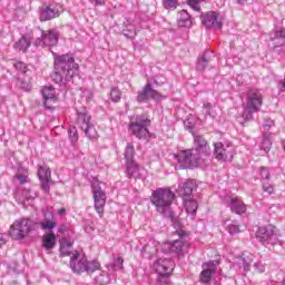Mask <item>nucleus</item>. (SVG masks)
<instances>
[{
    "label": "nucleus",
    "instance_id": "nucleus-1",
    "mask_svg": "<svg viewBox=\"0 0 285 285\" xmlns=\"http://www.w3.org/2000/svg\"><path fill=\"white\" fill-rule=\"evenodd\" d=\"M55 58L56 75L59 76L60 81H70L72 77L79 72V65L75 62V57L71 53L57 56L52 53Z\"/></svg>",
    "mask_w": 285,
    "mask_h": 285
},
{
    "label": "nucleus",
    "instance_id": "nucleus-2",
    "mask_svg": "<svg viewBox=\"0 0 285 285\" xmlns=\"http://www.w3.org/2000/svg\"><path fill=\"white\" fill-rule=\"evenodd\" d=\"M150 202L156 210L165 217H173V202H175V193L170 188H156L151 193Z\"/></svg>",
    "mask_w": 285,
    "mask_h": 285
},
{
    "label": "nucleus",
    "instance_id": "nucleus-3",
    "mask_svg": "<svg viewBox=\"0 0 285 285\" xmlns=\"http://www.w3.org/2000/svg\"><path fill=\"white\" fill-rule=\"evenodd\" d=\"M193 190H195V180H185L178 186L177 193L183 199L187 215H190L191 219H195L199 205L197 204V200L193 198Z\"/></svg>",
    "mask_w": 285,
    "mask_h": 285
},
{
    "label": "nucleus",
    "instance_id": "nucleus-4",
    "mask_svg": "<svg viewBox=\"0 0 285 285\" xmlns=\"http://www.w3.org/2000/svg\"><path fill=\"white\" fill-rule=\"evenodd\" d=\"M70 268L73 273H95L99 271L101 265L96 261L89 262L86 255L80 254L79 252H73L70 257Z\"/></svg>",
    "mask_w": 285,
    "mask_h": 285
},
{
    "label": "nucleus",
    "instance_id": "nucleus-5",
    "mask_svg": "<svg viewBox=\"0 0 285 285\" xmlns=\"http://www.w3.org/2000/svg\"><path fill=\"white\" fill-rule=\"evenodd\" d=\"M263 104L264 98L262 97V92L257 89H250L247 92L246 105L242 115L243 119L245 121H250V119H253V115H255V112H259Z\"/></svg>",
    "mask_w": 285,
    "mask_h": 285
},
{
    "label": "nucleus",
    "instance_id": "nucleus-6",
    "mask_svg": "<svg viewBox=\"0 0 285 285\" xmlns=\"http://www.w3.org/2000/svg\"><path fill=\"white\" fill-rule=\"evenodd\" d=\"M256 239H258L261 244H264V246H276V244L282 246L284 244L282 233L273 225L259 227L256 232Z\"/></svg>",
    "mask_w": 285,
    "mask_h": 285
},
{
    "label": "nucleus",
    "instance_id": "nucleus-7",
    "mask_svg": "<svg viewBox=\"0 0 285 285\" xmlns=\"http://www.w3.org/2000/svg\"><path fill=\"white\" fill-rule=\"evenodd\" d=\"M148 126H150V119L146 115H137L130 118L129 130L137 139H148L150 135Z\"/></svg>",
    "mask_w": 285,
    "mask_h": 285
},
{
    "label": "nucleus",
    "instance_id": "nucleus-8",
    "mask_svg": "<svg viewBox=\"0 0 285 285\" xmlns=\"http://www.w3.org/2000/svg\"><path fill=\"white\" fill-rule=\"evenodd\" d=\"M35 220L30 218L17 219L10 227L9 235L12 239H23L30 230H35Z\"/></svg>",
    "mask_w": 285,
    "mask_h": 285
},
{
    "label": "nucleus",
    "instance_id": "nucleus-9",
    "mask_svg": "<svg viewBox=\"0 0 285 285\" xmlns=\"http://www.w3.org/2000/svg\"><path fill=\"white\" fill-rule=\"evenodd\" d=\"M90 114L86 109L77 112V126L85 132L87 139H97L99 134L90 120Z\"/></svg>",
    "mask_w": 285,
    "mask_h": 285
},
{
    "label": "nucleus",
    "instance_id": "nucleus-10",
    "mask_svg": "<svg viewBox=\"0 0 285 285\" xmlns=\"http://www.w3.org/2000/svg\"><path fill=\"white\" fill-rule=\"evenodd\" d=\"M174 158L180 164V168H197L202 164L199 155L191 149L178 151Z\"/></svg>",
    "mask_w": 285,
    "mask_h": 285
},
{
    "label": "nucleus",
    "instance_id": "nucleus-11",
    "mask_svg": "<svg viewBox=\"0 0 285 285\" xmlns=\"http://www.w3.org/2000/svg\"><path fill=\"white\" fill-rule=\"evenodd\" d=\"M91 190L94 195V206L99 217H104V208L106 206V191L101 189V184L98 180L91 183Z\"/></svg>",
    "mask_w": 285,
    "mask_h": 285
},
{
    "label": "nucleus",
    "instance_id": "nucleus-12",
    "mask_svg": "<svg viewBox=\"0 0 285 285\" xmlns=\"http://www.w3.org/2000/svg\"><path fill=\"white\" fill-rule=\"evenodd\" d=\"M214 148V156L218 161H233V157H235V146L233 144L216 142Z\"/></svg>",
    "mask_w": 285,
    "mask_h": 285
},
{
    "label": "nucleus",
    "instance_id": "nucleus-13",
    "mask_svg": "<svg viewBox=\"0 0 285 285\" xmlns=\"http://www.w3.org/2000/svg\"><path fill=\"white\" fill-rule=\"evenodd\" d=\"M200 272V282L203 284H209L215 275L222 273V268H219V261H208L203 263Z\"/></svg>",
    "mask_w": 285,
    "mask_h": 285
},
{
    "label": "nucleus",
    "instance_id": "nucleus-14",
    "mask_svg": "<svg viewBox=\"0 0 285 285\" xmlns=\"http://www.w3.org/2000/svg\"><path fill=\"white\" fill-rule=\"evenodd\" d=\"M191 135L194 137V148L191 149L195 155H198L200 157H208L210 155V147L208 146V141L204 136L195 135L194 131H191Z\"/></svg>",
    "mask_w": 285,
    "mask_h": 285
},
{
    "label": "nucleus",
    "instance_id": "nucleus-15",
    "mask_svg": "<svg viewBox=\"0 0 285 285\" xmlns=\"http://www.w3.org/2000/svg\"><path fill=\"white\" fill-rule=\"evenodd\" d=\"M188 242L184 239H177L173 243H164L161 245L163 253H176V255H181V253H186L189 248Z\"/></svg>",
    "mask_w": 285,
    "mask_h": 285
},
{
    "label": "nucleus",
    "instance_id": "nucleus-16",
    "mask_svg": "<svg viewBox=\"0 0 285 285\" xmlns=\"http://www.w3.org/2000/svg\"><path fill=\"white\" fill-rule=\"evenodd\" d=\"M63 12V6L56 3L43 7L40 10V21H50L51 19H57Z\"/></svg>",
    "mask_w": 285,
    "mask_h": 285
},
{
    "label": "nucleus",
    "instance_id": "nucleus-17",
    "mask_svg": "<svg viewBox=\"0 0 285 285\" xmlns=\"http://www.w3.org/2000/svg\"><path fill=\"white\" fill-rule=\"evenodd\" d=\"M150 99L159 100L161 99V95L157 92V90L153 89V85L148 82L141 91L138 92L137 101L139 104H147Z\"/></svg>",
    "mask_w": 285,
    "mask_h": 285
},
{
    "label": "nucleus",
    "instance_id": "nucleus-18",
    "mask_svg": "<svg viewBox=\"0 0 285 285\" xmlns=\"http://www.w3.org/2000/svg\"><path fill=\"white\" fill-rule=\"evenodd\" d=\"M154 268L158 275H171L175 262L170 258H159L154 263Z\"/></svg>",
    "mask_w": 285,
    "mask_h": 285
},
{
    "label": "nucleus",
    "instance_id": "nucleus-19",
    "mask_svg": "<svg viewBox=\"0 0 285 285\" xmlns=\"http://www.w3.org/2000/svg\"><path fill=\"white\" fill-rule=\"evenodd\" d=\"M59 41V37L57 36V31L55 30H49V31H41V38H38L35 41V46L43 47V46H57Z\"/></svg>",
    "mask_w": 285,
    "mask_h": 285
},
{
    "label": "nucleus",
    "instance_id": "nucleus-20",
    "mask_svg": "<svg viewBox=\"0 0 285 285\" xmlns=\"http://www.w3.org/2000/svg\"><path fill=\"white\" fill-rule=\"evenodd\" d=\"M202 23L205 28H215V30H220L222 20L219 19V14L214 11H209L202 16Z\"/></svg>",
    "mask_w": 285,
    "mask_h": 285
},
{
    "label": "nucleus",
    "instance_id": "nucleus-21",
    "mask_svg": "<svg viewBox=\"0 0 285 285\" xmlns=\"http://www.w3.org/2000/svg\"><path fill=\"white\" fill-rule=\"evenodd\" d=\"M42 97L45 99V108H47L48 110H51L52 106H55V104H57V95L55 91V88L52 87H43L42 90Z\"/></svg>",
    "mask_w": 285,
    "mask_h": 285
},
{
    "label": "nucleus",
    "instance_id": "nucleus-22",
    "mask_svg": "<svg viewBox=\"0 0 285 285\" xmlns=\"http://www.w3.org/2000/svg\"><path fill=\"white\" fill-rule=\"evenodd\" d=\"M228 206L232 213H235L236 215H244V213H246V204H244V200L239 197H229Z\"/></svg>",
    "mask_w": 285,
    "mask_h": 285
},
{
    "label": "nucleus",
    "instance_id": "nucleus-23",
    "mask_svg": "<svg viewBox=\"0 0 285 285\" xmlns=\"http://www.w3.org/2000/svg\"><path fill=\"white\" fill-rule=\"evenodd\" d=\"M250 264H253V254L245 252L242 256L236 257L234 262V266H238V268H244L245 272L250 271Z\"/></svg>",
    "mask_w": 285,
    "mask_h": 285
},
{
    "label": "nucleus",
    "instance_id": "nucleus-24",
    "mask_svg": "<svg viewBox=\"0 0 285 285\" xmlns=\"http://www.w3.org/2000/svg\"><path fill=\"white\" fill-rule=\"evenodd\" d=\"M158 250L159 243L157 240H150L142 247L141 255L147 259H151L154 255H157Z\"/></svg>",
    "mask_w": 285,
    "mask_h": 285
},
{
    "label": "nucleus",
    "instance_id": "nucleus-25",
    "mask_svg": "<svg viewBox=\"0 0 285 285\" xmlns=\"http://www.w3.org/2000/svg\"><path fill=\"white\" fill-rule=\"evenodd\" d=\"M39 226L41 230H52V228H57V222H55V215H52V213H46L45 218L40 220Z\"/></svg>",
    "mask_w": 285,
    "mask_h": 285
},
{
    "label": "nucleus",
    "instance_id": "nucleus-26",
    "mask_svg": "<svg viewBox=\"0 0 285 285\" xmlns=\"http://www.w3.org/2000/svg\"><path fill=\"white\" fill-rule=\"evenodd\" d=\"M55 246H57V236L55 235V233L50 232L48 234H45L42 236V248L50 253V250H52Z\"/></svg>",
    "mask_w": 285,
    "mask_h": 285
},
{
    "label": "nucleus",
    "instance_id": "nucleus-27",
    "mask_svg": "<svg viewBox=\"0 0 285 285\" xmlns=\"http://www.w3.org/2000/svg\"><path fill=\"white\" fill-rule=\"evenodd\" d=\"M177 22L180 28H190L193 26V20L190 19V14L186 10H181L177 14Z\"/></svg>",
    "mask_w": 285,
    "mask_h": 285
},
{
    "label": "nucleus",
    "instance_id": "nucleus-28",
    "mask_svg": "<svg viewBox=\"0 0 285 285\" xmlns=\"http://www.w3.org/2000/svg\"><path fill=\"white\" fill-rule=\"evenodd\" d=\"M32 37L30 35L22 36L14 45V50H19L21 52H26L30 48Z\"/></svg>",
    "mask_w": 285,
    "mask_h": 285
},
{
    "label": "nucleus",
    "instance_id": "nucleus-29",
    "mask_svg": "<svg viewBox=\"0 0 285 285\" xmlns=\"http://www.w3.org/2000/svg\"><path fill=\"white\" fill-rule=\"evenodd\" d=\"M271 40L276 41L278 46H284L285 43V29H277L271 35Z\"/></svg>",
    "mask_w": 285,
    "mask_h": 285
},
{
    "label": "nucleus",
    "instance_id": "nucleus-30",
    "mask_svg": "<svg viewBox=\"0 0 285 285\" xmlns=\"http://www.w3.org/2000/svg\"><path fill=\"white\" fill-rule=\"evenodd\" d=\"M94 282L98 285H108L110 284V275L100 271L99 274L94 277Z\"/></svg>",
    "mask_w": 285,
    "mask_h": 285
},
{
    "label": "nucleus",
    "instance_id": "nucleus-31",
    "mask_svg": "<svg viewBox=\"0 0 285 285\" xmlns=\"http://www.w3.org/2000/svg\"><path fill=\"white\" fill-rule=\"evenodd\" d=\"M38 177L40 180L52 179V173L50 171V167H48L46 165H39Z\"/></svg>",
    "mask_w": 285,
    "mask_h": 285
},
{
    "label": "nucleus",
    "instance_id": "nucleus-32",
    "mask_svg": "<svg viewBox=\"0 0 285 285\" xmlns=\"http://www.w3.org/2000/svg\"><path fill=\"white\" fill-rule=\"evenodd\" d=\"M109 271H124V258L118 256L108 265Z\"/></svg>",
    "mask_w": 285,
    "mask_h": 285
},
{
    "label": "nucleus",
    "instance_id": "nucleus-33",
    "mask_svg": "<svg viewBox=\"0 0 285 285\" xmlns=\"http://www.w3.org/2000/svg\"><path fill=\"white\" fill-rule=\"evenodd\" d=\"M125 159L127 164L135 161V146H132V144L127 145L125 149Z\"/></svg>",
    "mask_w": 285,
    "mask_h": 285
},
{
    "label": "nucleus",
    "instance_id": "nucleus-34",
    "mask_svg": "<svg viewBox=\"0 0 285 285\" xmlns=\"http://www.w3.org/2000/svg\"><path fill=\"white\" fill-rule=\"evenodd\" d=\"M16 178L20 184H28V169L20 167L16 174Z\"/></svg>",
    "mask_w": 285,
    "mask_h": 285
},
{
    "label": "nucleus",
    "instance_id": "nucleus-35",
    "mask_svg": "<svg viewBox=\"0 0 285 285\" xmlns=\"http://www.w3.org/2000/svg\"><path fill=\"white\" fill-rule=\"evenodd\" d=\"M271 146H273V142L271 141V139L264 137L259 145V148L262 150V153L259 155H263V156L266 155V153H268V150H271Z\"/></svg>",
    "mask_w": 285,
    "mask_h": 285
},
{
    "label": "nucleus",
    "instance_id": "nucleus-36",
    "mask_svg": "<svg viewBox=\"0 0 285 285\" xmlns=\"http://www.w3.org/2000/svg\"><path fill=\"white\" fill-rule=\"evenodd\" d=\"M122 35L127 37V39H134V37H137V29L135 26L129 24L122 30Z\"/></svg>",
    "mask_w": 285,
    "mask_h": 285
},
{
    "label": "nucleus",
    "instance_id": "nucleus-37",
    "mask_svg": "<svg viewBox=\"0 0 285 285\" xmlns=\"http://www.w3.org/2000/svg\"><path fill=\"white\" fill-rule=\"evenodd\" d=\"M110 99L114 104H119V101H121V90L117 87L111 88Z\"/></svg>",
    "mask_w": 285,
    "mask_h": 285
},
{
    "label": "nucleus",
    "instance_id": "nucleus-38",
    "mask_svg": "<svg viewBox=\"0 0 285 285\" xmlns=\"http://www.w3.org/2000/svg\"><path fill=\"white\" fill-rule=\"evenodd\" d=\"M139 173V166L137 163H127V176L128 177H135Z\"/></svg>",
    "mask_w": 285,
    "mask_h": 285
},
{
    "label": "nucleus",
    "instance_id": "nucleus-39",
    "mask_svg": "<svg viewBox=\"0 0 285 285\" xmlns=\"http://www.w3.org/2000/svg\"><path fill=\"white\" fill-rule=\"evenodd\" d=\"M68 134L71 144H77V141H79V134L77 132V127H70L68 129Z\"/></svg>",
    "mask_w": 285,
    "mask_h": 285
},
{
    "label": "nucleus",
    "instance_id": "nucleus-40",
    "mask_svg": "<svg viewBox=\"0 0 285 285\" xmlns=\"http://www.w3.org/2000/svg\"><path fill=\"white\" fill-rule=\"evenodd\" d=\"M206 66H208V59L206 58V56H203L198 59L196 63V70L202 72L203 70H206Z\"/></svg>",
    "mask_w": 285,
    "mask_h": 285
},
{
    "label": "nucleus",
    "instance_id": "nucleus-41",
    "mask_svg": "<svg viewBox=\"0 0 285 285\" xmlns=\"http://www.w3.org/2000/svg\"><path fill=\"white\" fill-rule=\"evenodd\" d=\"M163 6L166 10H175L179 6V0H163Z\"/></svg>",
    "mask_w": 285,
    "mask_h": 285
},
{
    "label": "nucleus",
    "instance_id": "nucleus-42",
    "mask_svg": "<svg viewBox=\"0 0 285 285\" xmlns=\"http://www.w3.org/2000/svg\"><path fill=\"white\" fill-rule=\"evenodd\" d=\"M262 183L265 184L271 179V171L266 167H261Z\"/></svg>",
    "mask_w": 285,
    "mask_h": 285
},
{
    "label": "nucleus",
    "instance_id": "nucleus-43",
    "mask_svg": "<svg viewBox=\"0 0 285 285\" xmlns=\"http://www.w3.org/2000/svg\"><path fill=\"white\" fill-rule=\"evenodd\" d=\"M13 66L16 70H18L19 72H22V75H28V67L26 66V63L19 61V62H16Z\"/></svg>",
    "mask_w": 285,
    "mask_h": 285
},
{
    "label": "nucleus",
    "instance_id": "nucleus-44",
    "mask_svg": "<svg viewBox=\"0 0 285 285\" xmlns=\"http://www.w3.org/2000/svg\"><path fill=\"white\" fill-rule=\"evenodd\" d=\"M60 254L63 256L71 255L72 256V246L71 245H61Z\"/></svg>",
    "mask_w": 285,
    "mask_h": 285
},
{
    "label": "nucleus",
    "instance_id": "nucleus-45",
    "mask_svg": "<svg viewBox=\"0 0 285 285\" xmlns=\"http://www.w3.org/2000/svg\"><path fill=\"white\" fill-rule=\"evenodd\" d=\"M41 181V189L43 190V193H50V184L52 181V178L50 179H42Z\"/></svg>",
    "mask_w": 285,
    "mask_h": 285
},
{
    "label": "nucleus",
    "instance_id": "nucleus-46",
    "mask_svg": "<svg viewBox=\"0 0 285 285\" xmlns=\"http://www.w3.org/2000/svg\"><path fill=\"white\" fill-rule=\"evenodd\" d=\"M227 232L229 233V235H237V233H239V225L229 224L227 226Z\"/></svg>",
    "mask_w": 285,
    "mask_h": 285
},
{
    "label": "nucleus",
    "instance_id": "nucleus-47",
    "mask_svg": "<svg viewBox=\"0 0 285 285\" xmlns=\"http://www.w3.org/2000/svg\"><path fill=\"white\" fill-rule=\"evenodd\" d=\"M273 126H275V121H273L272 119H265V122L263 124L264 132H268V130H271Z\"/></svg>",
    "mask_w": 285,
    "mask_h": 285
},
{
    "label": "nucleus",
    "instance_id": "nucleus-48",
    "mask_svg": "<svg viewBox=\"0 0 285 285\" xmlns=\"http://www.w3.org/2000/svg\"><path fill=\"white\" fill-rule=\"evenodd\" d=\"M204 110L206 115H209V117H215V112H213V105L210 102L204 104Z\"/></svg>",
    "mask_w": 285,
    "mask_h": 285
},
{
    "label": "nucleus",
    "instance_id": "nucleus-49",
    "mask_svg": "<svg viewBox=\"0 0 285 285\" xmlns=\"http://www.w3.org/2000/svg\"><path fill=\"white\" fill-rule=\"evenodd\" d=\"M188 6H190V8H193V10H195L196 12H199L200 10L199 0H188Z\"/></svg>",
    "mask_w": 285,
    "mask_h": 285
},
{
    "label": "nucleus",
    "instance_id": "nucleus-50",
    "mask_svg": "<svg viewBox=\"0 0 285 285\" xmlns=\"http://www.w3.org/2000/svg\"><path fill=\"white\" fill-rule=\"evenodd\" d=\"M263 190L264 193H267V195H273V193H275V187H273V185H266V183H263Z\"/></svg>",
    "mask_w": 285,
    "mask_h": 285
},
{
    "label": "nucleus",
    "instance_id": "nucleus-51",
    "mask_svg": "<svg viewBox=\"0 0 285 285\" xmlns=\"http://www.w3.org/2000/svg\"><path fill=\"white\" fill-rule=\"evenodd\" d=\"M170 277V275H159L158 277V282H160V284H170V279L168 278Z\"/></svg>",
    "mask_w": 285,
    "mask_h": 285
},
{
    "label": "nucleus",
    "instance_id": "nucleus-52",
    "mask_svg": "<svg viewBox=\"0 0 285 285\" xmlns=\"http://www.w3.org/2000/svg\"><path fill=\"white\" fill-rule=\"evenodd\" d=\"M254 268H256L258 273H264V271H266V266L263 263H255Z\"/></svg>",
    "mask_w": 285,
    "mask_h": 285
},
{
    "label": "nucleus",
    "instance_id": "nucleus-53",
    "mask_svg": "<svg viewBox=\"0 0 285 285\" xmlns=\"http://www.w3.org/2000/svg\"><path fill=\"white\" fill-rule=\"evenodd\" d=\"M185 127L188 128L189 130H193L195 128V124H193L190 118H188L187 120H185Z\"/></svg>",
    "mask_w": 285,
    "mask_h": 285
},
{
    "label": "nucleus",
    "instance_id": "nucleus-54",
    "mask_svg": "<svg viewBox=\"0 0 285 285\" xmlns=\"http://www.w3.org/2000/svg\"><path fill=\"white\" fill-rule=\"evenodd\" d=\"M20 88H22L23 90H29L30 89V85H28L27 82H22L20 85Z\"/></svg>",
    "mask_w": 285,
    "mask_h": 285
},
{
    "label": "nucleus",
    "instance_id": "nucleus-55",
    "mask_svg": "<svg viewBox=\"0 0 285 285\" xmlns=\"http://www.w3.org/2000/svg\"><path fill=\"white\" fill-rule=\"evenodd\" d=\"M58 215H60V217H63V215H66V208L58 209Z\"/></svg>",
    "mask_w": 285,
    "mask_h": 285
},
{
    "label": "nucleus",
    "instance_id": "nucleus-56",
    "mask_svg": "<svg viewBox=\"0 0 285 285\" xmlns=\"http://www.w3.org/2000/svg\"><path fill=\"white\" fill-rule=\"evenodd\" d=\"M96 6H104L106 3V0H95Z\"/></svg>",
    "mask_w": 285,
    "mask_h": 285
},
{
    "label": "nucleus",
    "instance_id": "nucleus-57",
    "mask_svg": "<svg viewBox=\"0 0 285 285\" xmlns=\"http://www.w3.org/2000/svg\"><path fill=\"white\" fill-rule=\"evenodd\" d=\"M6 244V239L3 238V234L0 233V246H3Z\"/></svg>",
    "mask_w": 285,
    "mask_h": 285
},
{
    "label": "nucleus",
    "instance_id": "nucleus-58",
    "mask_svg": "<svg viewBox=\"0 0 285 285\" xmlns=\"http://www.w3.org/2000/svg\"><path fill=\"white\" fill-rule=\"evenodd\" d=\"M247 2L248 0H237V3H239V6H246Z\"/></svg>",
    "mask_w": 285,
    "mask_h": 285
},
{
    "label": "nucleus",
    "instance_id": "nucleus-59",
    "mask_svg": "<svg viewBox=\"0 0 285 285\" xmlns=\"http://www.w3.org/2000/svg\"><path fill=\"white\" fill-rule=\"evenodd\" d=\"M88 99H92V92L88 91Z\"/></svg>",
    "mask_w": 285,
    "mask_h": 285
},
{
    "label": "nucleus",
    "instance_id": "nucleus-60",
    "mask_svg": "<svg viewBox=\"0 0 285 285\" xmlns=\"http://www.w3.org/2000/svg\"><path fill=\"white\" fill-rule=\"evenodd\" d=\"M61 230H63V227H60V228H59V232H60V233H61Z\"/></svg>",
    "mask_w": 285,
    "mask_h": 285
},
{
    "label": "nucleus",
    "instance_id": "nucleus-61",
    "mask_svg": "<svg viewBox=\"0 0 285 285\" xmlns=\"http://www.w3.org/2000/svg\"><path fill=\"white\" fill-rule=\"evenodd\" d=\"M283 285H285V279H284V283H283Z\"/></svg>",
    "mask_w": 285,
    "mask_h": 285
}]
</instances>
